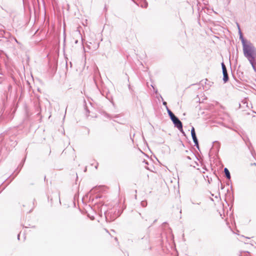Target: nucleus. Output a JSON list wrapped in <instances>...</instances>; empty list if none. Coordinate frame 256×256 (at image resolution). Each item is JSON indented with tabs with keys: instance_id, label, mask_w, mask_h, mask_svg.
<instances>
[{
	"instance_id": "obj_1",
	"label": "nucleus",
	"mask_w": 256,
	"mask_h": 256,
	"mask_svg": "<svg viewBox=\"0 0 256 256\" xmlns=\"http://www.w3.org/2000/svg\"><path fill=\"white\" fill-rule=\"evenodd\" d=\"M240 39L241 40L244 56L248 59L254 70L256 72V48L250 41L245 39L237 23Z\"/></svg>"
},
{
	"instance_id": "obj_2",
	"label": "nucleus",
	"mask_w": 256,
	"mask_h": 256,
	"mask_svg": "<svg viewBox=\"0 0 256 256\" xmlns=\"http://www.w3.org/2000/svg\"><path fill=\"white\" fill-rule=\"evenodd\" d=\"M122 212L120 210L114 208L107 210L104 212L106 220L107 222H113L121 215Z\"/></svg>"
},
{
	"instance_id": "obj_3",
	"label": "nucleus",
	"mask_w": 256,
	"mask_h": 256,
	"mask_svg": "<svg viewBox=\"0 0 256 256\" xmlns=\"http://www.w3.org/2000/svg\"><path fill=\"white\" fill-rule=\"evenodd\" d=\"M98 188H99V187H97V186L94 187L92 189H91L88 192H87L85 196L88 198V196L90 195L89 200H92V202H94L95 200H98V198H100L102 196H100V194H98L92 198V196L93 192H96V190H98Z\"/></svg>"
},
{
	"instance_id": "obj_4",
	"label": "nucleus",
	"mask_w": 256,
	"mask_h": 256,
	"mask_svg": "<svg viewBox=\"0 0 256 256\" xmlns=\"http://www.w3.org/2000/svg\"><path fill=\"white\" fill-rule=\"evenodd\" d=\"M171 120L174 124V127L176 128L180 132H184L182 123L177 116L172 119Z\"/></svg>"
},
{
	"instance_id": "obj_5",
	"label": "nucleus",
	"mask_w": 256,
	"mask_h": 256,
	"mask_svg": "<svg viewBox=\"0 0 256 256\" xmlns=\"http://www.w3.org/2000/svg\"><path fill=\"white\" fill-rule=\"evenodd\" d=\"M222 74H223V81L224 83H226L228 82L229 80V78L228 76V73L227 72L226 68L224 64V62H222Z\"/></svg>"
},
{
	"instance_id": "obj_6",
	"label": "nucleus",
	"mask_w": 256,
	"mask_h": 256,
	"mask_svg": "<svg viewBox=\"0 0 256 256\" xmlns=\"http://www.w3.org/2000/svg\"><path fill=\"white\" fill-rule=\"evenodd\" d=\"M191 135L193 142L194 143V146H196L197 148L199 149L200 146L198 144V140L196 137L195 129L193 126L192 127L191 130Z\"/></svg>"
},
{
	"instance_id": "obj_7",
	"label": "nucleus",
	"mask_w": 256,
	"mask_h": 256,
	"mask_svg": "<svg viewBox=\"0 0 256 256\" xmlns=\"http://www.w3.org/2000/svg\"><path fill=\"white\" fill-rule=\"evenodd\" d=\"M224 172L226 178L228 180H230L231 177H230V172H229L228 170L226 168H225L224 170Z\"/></svg>"
},
{
	"instance_id": "obj_8",
	"label": "nucleus",
	"mask_w": 256,
	"mask_h": 256,
	"mask_svg": "<svg viewBox=\"0 0 256 256\" xmlns=\"http://www.w3.org/2000/svg\"><path fill=\"white\" fill-rule=\"evenodd\" d=\"M220 146V143L218 141L214 142L213 148L216 149V151H218Z\"/></svg>"
},
{
	"instance_id": "obj_9",
	"label": "nucleus",
	"mask_w": 256,
	"mask_h": 256,
	"mask_svg": "<svg viewBox=\"0 0 256 256\" xmlns=\"http://www.w3.org/2000/svg\"><path fill=\"white\" fill-rule=\"evenodd\" d=\"M139 3L142 8H146L148 6V4L146 0H140Z\"/></svg>"
},
{
	"instance_id": "obj_10",
	"label": "nucleus",
	"mask_w": 256,
	"mask_h": 256,
	"mask_svg": "<svg viewBox=\"0 0 256 256\" xmlns=\"http://www.w3.org/2000/svg\"><path fill=\"white\" fill-rule=\"evenodd\" d=\"M0 120L2 122L4 121V122H7L8 120H7V116H6V114H4V112L0 116Z\"/></svg>"
},
{
	"instance_id": "obj_11",
	"label": "nucleus",
	"mask_w": 256,
	"mask_h": 256,
	"mask_svg": "<svg viewBox=\"0 0 256 256\" xmlns=\"http://www.w3.org/2000/svg\"><path fill=\"white\" fill-rule=\"evenodd\" d=\"M142 240L144 242L146 243V244L149 245L150 244V238L148 236H144L142 238Z\"/></svg>"
},
{
	"instance_id": "obj_12",
	"label": "nucleus",
	"mask_w": 256,
	"mask_h": 256,
	"mask_svg": "<svg viewBox=\"0 0 256 256\" xmlns=\"http://www.w3.org/2000/svg\"><path fill=\"white\" fill-rule=\"evenodd\" d=\"M84 110L86 112V114L87 116H88V114H90V110H89L88 109V106H86V100H84Z\"/></svg>"
},
{
	"instance_id": "obj_13",
	"label": "nucleus",
	"mask_w": 256,
	"mask_h": 256,
	"mask_svg": "<svg viewBox=\"0 0 256 256\" xmlns=\"http://www.w3.org/2000/svg\"><path fill=\"white\" fill-rule=\"evenodd\" d=\"M240 256H250V253L248 252H244L240 253Z\"/></svg>"
},
{
	"instance_id": "obj_14",
	"label": "nucleus",
	"mask_w": 256,
	"mask_h": 256,
	"mask_svg": "<svg viewBox=\"0 0 256 256\" xmlns=\"http://www.w3.org/2000/svg\"><path fill=\"white\" fill-rule=\"evenodd\" d=\"M168 115L171 120L176 116L172 112H170L168 114Z\"/></svg>"
},
{
	"instance_id": "obj_15",
	"label": "nucleus",
	"mask_w": 256,
	"mask_h": 256,
	"mask_svg": "<svg viewBox=\"0 0 256 256\" xmlns=\"http://www.w3.org/2000/svg\"><path fill=\"white\" fill-rule=\"evenodd\" d=\"M23 166H24L23 164H21V163H20V164H19V166H18V168H20V170H18V172H17V174H16V176L12 178L10 180V182H11V181H12V180L14 178V177H15V176L18 174L19 172L20 171V169H21V168H22Z\"/></svg>"
},
{
	"instance_id": "obj_16",
	"label": "nucleus",
	"mask_w": 256,
	"mask_h": 256,
	"mask_svg": "<svg viewBox=\"0 0 256 256\" xmlns=\"http://www.w3.org/2000/svg\"><path fill=\"white\" fill-rule=\"evenodd\" d=\"M140 204L142 207H146L147 206V202L146 200H142Z\"/></svg>"
},
{
	"instance_id": "obj_17",
	"label": "nucleus",
	"mask_w": 256,
	"mask_h": 256,
	"mask_svg": "<svg viewBox=\"0 0 256 256\" xmlns=\"http://www.w3.org/2000/svg\"><path fill=\"white\" fill-rule=\"evenodd\" d=\"M166 110H167L168 114H169L170 112H172L171 111V110H170L168 106H166Z\"/></svg>"
},
{
	"instance_id": "obj_18",
	"label": "nucleus",
	"mask_w": 256,
	"mask_h": 256,
	"mask_svg": "<svg viewBox=\"0 0 256 256\" xmlns=\"http://www.w3.org/2000/svg\"><path fill=\"white\" fill-rule=\"evenodd\" d=\"M144 249L145 250H147V249L151 250V247L149 246H146L145 247H144Z\"/></svg>"
},
{
	"instance_id": "obj_19",
	"label": "nucleus",
	"mask_w": 256,
	"mask_h": 256,
	"mask_svg": "<svg viewBox=\"0 0 256 256\" xmlns=\"http://www.w3.org/2000/svg\"><path fill=\"white\" fill-rule=\"evenodd\" d=\"M162 104H163V105L165 106L166 108V106H167V102H166L163 101Z\"/></svg>"
},
{
	"instance_id": "obj_20",
	"label": "nucleus",
	"mask_w": 256,
	"mask_h": 256,
	"mask_svg": "<svg viewBox=\"0 0 256 256\" xmlns=\"http://www.w3.org/2000/svg\"><path fill=\"white\" fill-rule=\"evenodd\" d=\"M25 160H26V158H24V160H22V162H21V164H24V162H25Z\"/></svg>"
},
{
	"instance_id": "obj_21",
	"label": "nucleus",
	"mask_w": 256,
	"mask_h": 256,
	"mask_svg": "<svg viewBox=\"0 0 256 256\" xmlns=\"http://www.w3.org/2000/svg\"><path fill=\"white\" fill-rule=\"evenodd\" d=\"M224 186H223L222 184H221V189H224Z\"/></svg>"
},
{
	"instance_id": "obj_22",
	"label": "nucleus",
	"mask_w": 256,
	"mask_h": 256,
	"mask_svg": "<svg viewBox=\"0 0 256 256\" xmlns=\"http://www.w3.org/2000/svg\"><path fill=\"white\" fill-rule=\"evenodd\" d=\"M186 158H188V160H191V158L190 156H187Z\"/></svg>"
},
{
	"instance_id": "obj_23",
	"label": "nucleus",
	"mask_w": 256,
	"mask_h": 256,
	"mask_svg": "<svg viewBox=\"0 0 256 256\" xmlns=\"http://www.w3.org/2000/svg\"><path fill=\"white\" fill-rule=\"evenodd\" d=\"M98 163H97L96 165L95 166V168H96V169H97V168H98Z\"/></svg>"
},
{
	"instance_id": "obj_24",
	"label": "nucleus",
	"mask_w": 256,
	"mask_h": 256,
	"mask_svg": "<svg viewBox=\"0 0 256 256\" xmlns=\"http://www.w3.org/2000/svg\"><path fill=\"white\" fill-rule=\"evenodd\" d=\"M58 197H59V200H60V192H58Z\"/></svg>"
},
{
	"instance_id": "obj_25",
	"label": "nucleus",
	"mask_w": 256,
	"mask_h": 256,
	"mask_svg": "<svg viewBox=\"0 0 256 256\" xmlns=\"http://www.w3.org/2000/svg\"><path fill=\"white\" fill-rule=\"evenodd\" d=\"M251 166H256V163L251 164Z\"/></svg>"
},
{
	"instance_id": "obj_26",
	"label": "nucleus",
	"mask_w": 256,
	"mask_h": 256,
	"mask_svg": "<svg viewBox=\"0 0 256 256\" xmlns=\"http://www.w3.org/2000/svg\"><path fill=\"white\" fill-rule=\"evenodd\" d=\"M70 68H72V62H70Z\"/></svg>"
},
{
	"instance_id": "obj_27",
	"label": "nucleus",
	"mask_w": 256,
	"mask_h": 256,
	"mask_svg": "<svg viewBox=\"0 0 256 256\" xmlns=\"http://www.w3.org/2000/svg\"><path fill=\"white\" fill-rule=\"evenodd\" d=\"M251 154H252V156H254V153H253V152L252 151H251Z\"/></svg>"
},
{
	"instance_id": "obj_28",
	"label": "nucleus",
	"mask_w": 256,
	"mask_h": 256,
	"mask_svg": "<svg viewBox=\"0 0 256 256\" xmlns=\"http://www.w3.org/2000/svg\"><path fill=\"white\" fill-rule=\"evenodd\" d=\"M181 132L182 134H183L184 136H186V134H185V132H184H184Z\"/></svg>"
},
{
	"instance_id": "obj_29",
	"label": "nucleus",
	"mask_w": 256,
	"mask_h": 256,
	"mask_svg": "<svg viewBox=\"0 0 256 256\" xmlns=\"http://www.w3.org/2000/svg\"><path fill=\"white\" fill-rule=\"evenodd\" d=\"M144 162H145V164H148V162L146 161V160H144Z\"/></svg>"
},
{
	"instance_id": "obj_30",
	"label": "nucleus",
	"mask_w": 256,
	"mask_h": 256,
	"mask_svg": "<svg viewBox=\"0 0 256 256\" xmlns=\"http://www.w3.org/2000/svg\"><path fill=\"white\" fill-rule=\"evenodd\" d=\"M242 139L243 140L246 142V140H245L244 138H242Z\"/></svg>"
},
{
	"instance_id": "obj_31",
	"label": "nucleus",
	"mask_w": 256,
	"mask_h": 256,
	"mask_svg": "<svg viewBox=\"0 0 256 256\" xmlns=\"http://www.w3.org/2000/svg\"><path fill=\"white\" fill-rule=\"evenodd\" d=\"M78 40H76L75 44H78Z\"/></svg>"
},
{
	"instance_id": "obj_32",
	"label": "nucleus",
	"mask_w": 256,
	"mask_h": 256,
	"mask_svg": "<svg viewBox=\"0 0 256 256\" xmlns=\"http://www.w3.org/2000/svg\"><path fill=\"white\" fill-rule=\"evenodd\" d=\"M18 239L20 240V234L18 235Z\"/></svg>"
},
{
	"instance_id": "obj_33",
	"label": "nucleus",
	"mask_w": 256,
	"mask_h": 256,
	"mask_svg": "<svg viewBox=\"0 0 256 256\" xmlns=\"http://www.w3.org/2000/svg\"><path fill=\"white\" fill-rule=\"evenodd\" d=\"M14 40H15V41H16L17 43H18V41L17 40H16V38H14Z\"/></svg>"
},
{
	"instance_id": "obj_34",
	"label": "nucleus",
	"mask_w": 256,
	"mask_h": 256,
	"mask_svg": "<svg viewBox=\"0 0 256 256\" xmlns=\"http://www.w3.org/2000/svg\"><path fill=\"white\" fill-rule=\"evenodd\" d=\"M185 152H186V153H188V152H188V150H186L185 151Z\"/></svg>"
},
{
	"instance_id": "obj_35",
	"label": "nucleus",
	"mask_w": 256,
	"mask_h": 256,
	"mask_svg": "<svg viewBox=\"0 0 256 256\" xmlns=\"http://www.w3.org/2000/svg\"><path fill=\"white\" fill-rule=\"evenodd\" d=\"M152 88H154V90H155L154 86L152 85Z\"/></svg>"
},
{
	"instance_id": "obj_36",
	"label": "nucleus",
	"mask_w": 256,
	"mask_h": 256,
	"mask_svg": "<svg viewBox=\"0 0 256 256\" xmlns=\"http://www.w3.org/2000/svg\"><path fill=\"white\" fill-rule=\"evenodd\" d=\"M36 202V200L34 199V201H33V204H34V202Z\"/></svg>"
},
{
	"instance_id": "obj_37",
	"label": "nucleus",
	"mask_w": 256,
	"mask_h": 256,
	"mask_svg": "<svg viewBox=\"0 0 256 256\" xmlns=\"http://www.w3.org/2000/svg\"><path fill=\"white\" fill-rule=\"evenodd\" d=\"M248 140V142H250V140H249V139H248V138H247V140Z\"/></svg>"
},
{
	"instance_id": "obj_38",
	"label": "nucleus",
	"mask_w": 256,
	"mask_h": 256,
	"mask_svg": "<svg viewBox=\"0 0 256 256\" xmlns=\"http://www.w3.org/2000/svg\"><path fill=\"white\" fill-rule=\"evenodd\" d=\"M248 140V142H250V140H249V139H248V138H247V140Z\"/></svg>"
},
{
	"instance_id": "obj_39",
	"label": "nucleus",
	"mask_w": 256,
	"mask_h": 256,
	"mask_svg": "<svg viewBox=\"0 0 256 256\" xmlns=\"http://www.w3.org/2000/svg\"><path fill=\"white\" fill-rule=\"evenodd\" d=\"M157 92H158V90H155V92H156V93Z\"/></svg>"
},
{
	"instance_id": "obj_40",
	"label": "nucleus",
	"mask_w": 256,
	"mask_h": 256,
	"mask_svg": "<svg viewBox=\"0 0 256 256\" xmlns=\"http://www.w3.org/2000/svg\"><path fill=\"white\" fill-rule=\"evenodd\" d=\"M226 184H227V185H229V182H228L226 183Z\"/></svg>"
},
{
	"instance_id": "obj_41",
	"label": "nucleus",
	"mask_w": 256,
	"mask_h": 256,
	"mask_svg": "<svg viewBox=\"0 0 256 256\" xmlns=\"http://www.w3.org/2000/svg\"><path fill=\"white\" fill-rule=\"evenodd\" d=\"M66 66H68V62H66Z\"/></svg>"
},
{
	"instance_id": "obj_42",
	"label": "nucleus",
	"mask_w": 256,
	"mask_h": 256,
	"mask_svg": "<svg viewBox=\"0 0 256 256\" xmlns=\"http://www.w3.org/2000/svg\"><path fill=\"white\" fill-rule=\"evenodd\" d=\"M86 171V168L84 169V172Z\"/></svg>"
},
{
	"instance_id": "obj_43",
	"label": "nucleus",
	"mask_w": 256,
	"mask_h": 256,
	"mask_svg": "<svg viewBox=\"0 0 256 256\" xmlns=\"http://www.w3.org/2000/svg\"><path fill=\"white\" fill-rule=\"evenodd\" d=\"M190 152L192 154H194L192 153V152Z\"/></svg>"
},
{
	"instance_id": "obj_44",
	"label": "nucleus",
	"mask_w": 256,
	"mask_h": 256,
	"mask_svg": "<svg viewBox=\"0 0 256 256\" xmlns=\"http://www.w3.org/2000/svg\"><path fill=\"white\" fill-rule=\"evenodd\" d=\"M138 214L141 216V214L140 213H138Z\"/></svg>"
},
{
	"instance_id": "obj_45",
	"label": "nucleus",
	"mask_w": 256,
	"mask_h": 256,
	"mask_svg": "<svg viewBox=\"0 0 256 256\" xmlns=\"http://www.w3.org/2000/svg\"><path fill=\"white\" fill-rule=\"evenodd\" d=\"M235 132H238V131H237L236 130H234Z\"/></svg>"
},
{
	"instance_id": "obj_46",
	"label": "nucleus",
	"mask_w": 256,
	"mask_h": 256,
	"mask_svg": "<svg viewBox=\"0 0 256 256\" xmlns=\"http://www.w3.org/2000/svg\"><path fill=\"white\" fill-rule=\"evenodd\" d=\"M235 132H238V131H237L236 130H234Z\"/></svg>"
}]
</instances>
